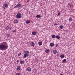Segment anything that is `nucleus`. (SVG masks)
I'll list each match as a JSON object with an SVG mask.
<instances>
[{"mask_svg":"<svg viewBox=\"0 0 75 75\" xmlns=\"http://www.w3.org/2000/svg\"><path fill=\"white\" fill-rule=\"evenodd\" d=\"M8 45L6 42H4L1 43L0 45V50L2 51H4L7 49Z\"/></svg>","mask_w":75,"mask_h":75,"instance_id":"1","label":"nucleus"},{"mask_svg":"<svg viewBox=\"0 0 75 75\" xmlns=\"http://www.w3.org/2000/svg\"><path fill=\"white\" fill-rule=\"evenodd\" d=\"M25 53L24 54L23 58H25L26 57H28L29 55V52L28 51H26L25 52Z\"/></svg>","mask_w":75,"mask_h":75,"instance_id":"2","label":"nucleus"},{"mask_svg":"<svg viewBox=\"0 0 75 75\" xmlns=\"http://www.w3.org/2000/svg\"><path fill=\"white\" fill-rule=\"evenodd\" d=\"M21 14L20 13H18L16 16V18H21Z\"/></svg>","mask_w":75,"mask_h":75,"instance_id":"3","label":"nucleus"},{"mask_svg":"<svg viewBox=\"0 0 75 75\" xmlns=\"http://www.w3.org/2000/svg\"><path fill=\"white\" fill-rule=\"evenodd\" d=\"M21 6V4L18 3L14 7V8H19V7H20Z\"/></svg>","mask_w":75,"mask_h":75,"instance_id":"4","label":"nucleus"},{"mask_svg":"<svg viewBox=\"0 0 75 75\" xmlns=\"http://www.w3.org/2000/svg\"><path fill=\"white\" fill-rule=\"evenodd\" d=\"M30 45L31 46L34 47L35 45V43H34V42H31L30 43Z\"/></svg>","mask_w":75,"mask_h":75,"instance_id":"5","label":"nucleus"},{"mask_svg":"<svg viewBox=\"0 0 75 75\" xmlns=\"http://www.w3.org/2000/svg\"><path fill=\"white\" fill-rule=\"evenodd\" d=\"M26 71L29 72H30L31 71V68L30 67H28L26 69Z\"/></svg>","mask_w":75,"mask_h":75,"instance_id":"6","label":"nucleus"},{"mask_svg":"<svg viewBox=\"0 0 75 75\" xmlns=\"http://www.w3.org/2000/svg\"><path fill=\"white\" fill-rule=\"evenodd\" d=\"M16 69L17 71H20L21 69V67H20V66H18L17 67Z\"/></svg>","mask_w":75,"mask_h":75,"instance_id":"7","label":"nucleus"},{"mask_svg":"<svg viewBox=\"0 0 75 75\" xmlns=\"http://www.w3.org/2000/svg\"><path fill=\"white\" fill-rule=\"evenodd\" d=\"M66 61H67V60L66 59H64L62 60V62L63 64H64L66 63Z\"/></svg>","mask_w":75,"mask_h":75,"instance_id":"8","label":"nucleus"},{"mask_svg":"<svg viewBox=\"0 0 75 75\" xmlns=\"http://www.w3.org/2000/svg\"><path fill=\"white\" fill-rule=\"evenodd\" d=\"M50 49H47L46 50L45 52L46 53H48L49 52H50Z\"/></svg>","mask_w":75,"mask_h":75,"instance_id":"9","label":"nucleus"},{"mask_svg":"<svg viewBox=\"0 0 75 75\" xmlns=\"http://www.w3.org/2000/svg\"><path fill=\"white\" fill-rule=\"evenodd\" d=\"M65 57V55L64 54H62L60 55V57L61 58H64Z\"/></svg>","mask_w":75,"mask_h":75,"instance_id":"10","label":"nucleus"},{"mask_svg":"<svg viewBox=\"0 0 75 75\" xmlns=\"http://www.w3.org/2000/svg\"><path fill=\"white\" fill-rule=\"evenodd\" d=\"M37 34V33L35 32H32V35H35Z\"/></svg>","mask_w":75,"mask_h":75,"instance_id":"11","label":"nucleus"},{"mask_svg":"<svg viewBox=\"0 0 75 75\" xmlns=\"http://www.w3.org/2000/svg\"><path fill=\"white\" fill-rule=\"evenodd\" d=\"M14 23L17 24L18 23V21L17 19H16L14 20Z\"/></svg>","mask_w":75,"mask_h":75,"instance_id":"12","label":"nucleus"},{"mask_svg":"<svg viewBox=\"0 0 75 75\" xmlns=\"http://www.w3.org/2000/svg\"><path fill=\"white\" fill-rule=\"evenodd\" d=\"M57 52V51L56 50L53 51V53L54 54H56Z\"/></svg>","mask_w":75,"mask_h":75,"instance_id":"13","label":"nucleus"},{"mask_svg":"<svg viewBox=\"0 0 75 75\" xmlns=\"http://www.w3.org/2000/svg\"><path fill=\"white\" fill-rule=\"evenodd\" d=\"M52 38H56V36H55V35H52Z\"/></svg>","mask_w":75,"mask_h":75,"instance_id":"14","label":"nucleus"},{"mask_svg":"<svg viewBox=\"0 0 75 75\" xmlns=\"http://www.w3.org/2000/svg\"><path fill=\"white\" fill-rule=\"evenodd\" d=\"M25 62H24V61H22L20 62V64H24Z\"/></svg>","mask_w":75,"mask_h":75,"instance_id":"15","label":"nucleus"},{"mask_svg":"<svg viewBox=\"0 0 75 75\" xmlns=\"http://www.w3.org/2000/svg\"><path fill=\"white\" fill-rule=\"evenodd\" d=\"M72 21V18H69V22H71V21Z\"/></svg>","mask_w":75,"mask_h":75,"instance_id":"16","label":"nucleus"},{"mask_svg":"<svg viewBox=\"0 0 75 75\" xmlns=\"http://www.w3.org/2000/svg\"><path fill=\"white\" fill-rule=\"evenodd\" d=\"M50 47H54V44L53 43H51L50 44Z\"/></svg>","mask_w":75,"mask_h":75,"instance_id":"17","label":"nucleus"},{"mask_svg":"<svg viewBox=\"0 0 75 75\" xmlns=\"http://www.w3.org/2000/svg\"><path fill=\"white\" fill-rule=\"evenodd\" d=\"M38 43L39 45H41L42 44V42H38Z\"/></svg>","mask_w":75,"mask_h":75,"instance_id":"18","label":"nucleus"},{"mask_svg":"<svg viewBox=\"0 0 75 75\" xmlns=\"http://www.w3.org/2000/svg\"><path fill=\"white\" fill-rule=\"evenodd\" d=\"M59 28L60 29H63V28H64V26H63V25H61L59 26Z\"/></svg>","mask_w":75,"mask_h":75,"instance_id":"19","label":"nucleus"},{"mask_svg":"<svg viewBox=\"0 0 75 75\" xmlns=\"http://www.w3.org/2000/svg\"><path fill=\"white\" fill-rule=\"evenodd\" d=\"M9 28H10V27H9L8 26H7L5 28V29L7 30H8Z\"/></svg>","mask_w":75,"mask_h":75,"instance_id":"20","label":"nucleus"},{"mask_svg":"<svg viewBox=\"0 0 75 75\" xmlns=\"http://www.w3.org/2000/svg\"><path fill=\"white\" fill-rule=\"evenodd\" d=\"M56 38H57V39H59L60 38V37L59 35H57L56 36Z\"/></svg>","mask_w":75,"mask_h":75,"instance_id":"21","label":"nucleus"},{"mask_svg":"<svg viewBox=\"0 0 75 75\" xmlns=\"http://www.w3.org/2000/svg\"><path fill=\"white\" fill-rule=\"evenodd\" d=\"M37 18H41V16L40 15H38L36 16Z\"/></svg>","mask_w":75,"mask_h":75,"instance_id":"22","label":"nucleus"},{"mask_svg":"<svg viewBox=\"0 0 75 75\" xmlns=\"http://www.w3.org/2000/svg\"><path fill=\"white\" fill-rule=\"evenodd\" d=\"M4 6L5 7H6V8H7V7H8V5L7 4H5Z\"/></svg>","mask_w":75,"mask_h":75,"instance_id":"23","label":"nucleus"},{"mask_svg":"<svg viewBox=\"0 0 75 75\" xmlns=\"http://www.w3.org/2000/svg\"><path fill=\"white\" fill-rule=\"evenodd\" d=\"M26 23L27 24H29V23H30V21H26Z\"/></svg>","mask_w":75,"mask_h":75,"instance_id":"24","label":"nucleus"},{"mask_svg":"<svg viewBox=\"0 0 75 75\" xmlns=\"http://www.w3.org/2000/svg\"><path fill=\"white\" fill-rule=\"evenodd\" d=\"M10 35H11L10 34H8L6 35V36H7V37H10Z\"/></svg>","mask_w":75,"mask_h":75,"instance_id":"25","label":"nucleus"},{"mask_svg":"<svg viewBox=\"0 0 75 75\" xmlns=\"http://www.w3.org/2000/svg\"><path fill=\"white\" fill-rule=\"evenodd\" d=\"M17 31V30H16V29H15V30L14 31H13V33H15L16 32V31Z\"/></svg>","mask_w":75,"mask_h":75,"instance_id":"26","label":"nucleus"},{"mask_svg":"<svg viewBox=\"0 0 75 75\" xmlns=\"http://www.w3.org/2000/svg\"><path fill=\"white\" fill-rule=\"evenodd\" d=\"M58 25V24H57V23H54V25Z\"/></svg>","mask_w":75,"mask_h":75,"instance_id":"27","label":"nucleus"},{"mask_svg":"<svg viewBox=\"0 0 75 75\" xmlns=\"http://www.w3.org/2000/svg\"><path fill=\"white\" fill-rule=\"evenodd\" d=\"M21 55V53H19L18 54V56H20V55Z\"/></svg>","mask_w":75,"mask_h":75,"instance_id":"28","label":"nucleus"},{"mask_svg":"<svg viewBox=\"0 0 75 75\" xmlns=\"http://www.w3.org/2000/svg\"><path fill=\"white\" fill-rule=\"evenodd\" d=\"M16 75H20V74L18 73Z\"/></svg>","mask_w":75,"mask_h":75,"instance_id":"29","label":"nucleus"},{"mask_svg":"<svg viewBox=\"0 0 75 75\" xmlns=\"http://www.w3.org/2000/svg\"><path fill=\"white\" fill-rule=\"evenodd\" d=\"M59 15H60V12H59L58 14V16H59Z\"/></svg>","mask_w":75,"mask_h":75,"instance_id":"30","label":"nucleus"},{"mask_svg":"<svg viewBox=\"0 0 75 75\" xmlns=\"http://www.w3.org/2000/svg\"><path fill=\"white\" fill-rule=\"evenodd\" d=\"M19 62V60L18 59L17 61V62Z\"/></svg>","mask_w":75,"mask_h":75,"instance_id":"31","label":"nucleus"},{"mask_svg":"<svg viewBox=\"0 0 75 75\" xmlns=\"http://www.w3.org/2000/svg\"><path fill=\"white\" fill-rule=\"evenodd\" d=\"M29 1H30V0H28L27 1V2H29Z\"/></svg>","mask_w":75,"mask_h":75,"instance_id":"32","label":"nucleus"},{"mask_svg":"<svg viewBox=\"0 0 75 75\" xmlns=\"http://www.w3.org/2000/svg\"><path fill=\"white\" fill-rule=\"evenodd\" d=\"M58 45H56V47H58Z\"/></svg>","mask_w":75,"mask_h":75,"instance_id":"33","label":"nucleus"},{"mask_svg":"<svg viewBox=\"0 0 75 75\" xmlns=\"http://www.w3.org/2000/svg\"><path fill=\"white\" fill-rule=\"evenodd\" d=\"M68 5H69V6H71V5L70 4H69Z\"/></svg>","mask_w":75,"mask_h":75,"instance_id":"34","label":"nucleus"},{"mask_svg":"<svg viewBox=\"0 0 75 75\" xmlns=\"http://www.w3.org/2000/svg\"><path fill=\"white\" fill-rule=\"evenodd\" d=\"M73 18H74V16H73Z\"/></svg>","mask_w":75,"mask_h":75,"instance_id":"35","label":"nucleus"},{"mask_svg":"<svg viewBox=\"0 0 75 75\" xmlns=\"http://www.w3.org/2000/svg\"><path fill=\"white\" fill-rule=\"evenodd\" d=\"M3 8L4 9V7H3Z\"/></svg>","mask_w":75,"mask_h":75,"instance_id":"36","label":"nucleus"},{"mask_svg":"<svg viewBox=\"0 0 75 75\" xmlns=\"http://www.w3.org/2000/svg\"><path fill=\"white\" fill-rule=\"evenodd\" d=\"M33 75H35V74H33Z\"/></svg>","mask_w":75,"mask_h":75,"instance_id":"37","label":"nucleus"}]
</instances>
